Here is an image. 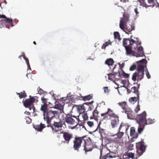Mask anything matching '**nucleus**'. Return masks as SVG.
Segmentation results:
<instances>
[{"label":"nucleus","instance_id":"obj_1","mask_svg":"<svg viewBox=\"0 0 159 159\" xmlns=\"http://www.w3.org/2000/svg\"><path fill=\"white\" fill-rule=\"evenodd\" d=\"M132 47H134L135 45H132L130 47H126L125 48L126 51V55L130 57L135 56L137 57H143L144 56V51L143 50L142 47L141 46L138 48V52H136L135 51L132 50L133 48Z\"/></svg>","mask_w":159,"mask_h":159},{"label":"nucleus","instance_id":"obj_2","mask_svg":"<svg viewBox=\"0 0 159 159\" xmlns=\"http://www.w3.org/2000/svg\"><path fill=\"white\" fill-rule=\"evenodd\" d=\"M146 116V112L144 111L140 114L137 115L136 117V120L139 125L138 129L139 134H140L142 132L144 128Z\"/></svg>","mask_w":159,"mask_h":159},{"label":"nucleus","instance_id":"obj_3","mask_svg":"<svg viewBox=\"0 0 159 159\" xmlns=\"http://www.w3.org/2000/svg\"><path fill=\"white\" fill-rule=\"evenodd\" d=\"M144 66L141 64L137 66V71L134 73L132 76V80L134 81L141 80L144 76Z\"/></svg>","mask_w":159,"mask_h":159},{"label":"nucleus","instance_id":"obj_4","mask_svg":"<svg viewBox=\"0 0 159 159\" xmlns=\"http://www.w3.org/2000/svg\"><path fill=\"white\" fill-rule=\"evenodd\" d=\"M59 114L58 111L52 109L47 110V112L43 114L44 119L48 124H50L52 120Z\"/></svg>","mask_w":159,"mask_h":159},{"label":"nucleus","instance_id":"obj_5","mask_svg":"<svg viewBox=\"0 0 159 159\" xmlns=\"http://www.w3.org/2000/svg\"><path fill=\"white\" fill-rule=\"evenodd\" d=\"M137 40H134L131 38L125 39L124 38L123 40V45L125 48L126 47H130L132 45H135L134 47H132L133 49H136L138 45H140L141 43L138 41L137 38H136Z\"/></svg>","mask_w":159,"mask_h":159},{"label":"nucleus","instance_id":"obj_6","mask_svg":"<svg viewBox=\"0 0 159 159\" xmlns=\"http://www.w3.org/2000/svg\"><path fill=\"white\" fill-rule=\"evenodd\" d=\"M86 136L81 137L75 136L73 140V148L74 150L79 152L81 146V144L83 141H84V140Z\"/></svg>","mask_w":159,"mask_h":159},{"label":"nucleus","instance_id":"obj_7","mask_svg":"<svg viewBox=\"0 0 159 159\" xmlns=\"http://www.w3.org/2000/svg\"><path fill=\"white\" fill-rule=\"evenodd\" d=\"M35 101L38 102V100L37 99L31 97L30 98L26 99L25 100H23L22 102L25 107H28L30 110L32 109V112H34L35 111V107L33 105V103Z\"/></svg>","mask_w":159,"mask_h":159},{"label":"nucleus","instance_id":"obj_8","mask_svg":"<svg viewBox=\"0 0 159 159\" xmlns=\"http://www.w3.org/2000/svg\"><path fill=\"white\" fill-rule=\"evenodd\" d=\"M83 150L85 153L91 151L94 148L93 145L92 143L90 138L89 137L85 136L84 140Z\"/></svg>","mask_w":159,"mask_h":159},{"label":"nucleus","instance_id":"obj_9","mask_svg":"<svg viewBox=\"0 0 159 159\" xmlns=\"http://www.w3.org/2000/svg\"><path fill=\"white\" fill-rule=\"evenodd\" d=\"M123 17L121 18L120 22V27L124 31H125V26L127 22L129 20V14L128 13L124 12L123 15Z\"/></svg>","mask_w":159,"mask_h":159},{"label":"nucleus","instance_id":"obj_10","mask_svg":"<svg viewBox=\"0 0 159 159\" xmlns=\"http://www.w3.org/2000/svg\"><path fill=\"white\" fill-rule=\"evenodd\" d=\"M136 147L137 148L136 155L138 157L141 156L145 152V147L144 145V143L142 142H139L136 143Z\"/></svg>","mask_w":159,"mask_h":159},{"label":"nucleus","instance_id":"obj_11","mask_svg":"<svg viewBox=\"0 0 159 159\" xmlns=\"http://www.w3.org/2000/svg\"><path fill=\"white\" fill-rule=\"evenodd\" d=\"M93 101L90 102H87L84 103L82 105H79L78 107V110L80 114H83L86 110L88 109L89 111H91V108L89 106V105L91 104L93 102Z\"/></svg>","mask_w":159,"mask_h":159},{"label":"nucleus","instance_id":"obj_12","mask_svg":"<svg viewBox=\"0 0 159 159\" xmlns=\"http://www.w3.org/2000/svg\"><path fill=\"white\" fill-rule=\"evenodd\" d=\"M60 134H63V137L64 140V141L63 142L64 143H66L69 144L72 139L73 137V135L72 133L69 132L61 131Z\"/></svg>","mask_w":159,"mask_h":159},{"label":"nucleus","instance_id":"obj_13","mask_svg":"<svg viewBox=\"0 0 159 159\" xmlns=\"http://www.w3.org/2000/svg\"><path fill=\"white\" fill-rule=\"evenodd\" d=\"M118 116L112 117L111 120V125L112 128H114L117 127L119 125V120Z\"/></svg>","mask_w":159,"mask_h":159},{"label":"nucleus","instance_id":"obj_14","mask_svg":"<svg viewBox=\"0 0 159 159\" xmlns=\"http://www.w3.org/2000/svg\"><path fill=\"white\" fill-rule=\"evenodd\" d=\"M0 21L4 23L7 28H9L10 27H12L14 26L12 20L11 19L6 18V19L0 20Z\"/></svg>","mask_w":159,"mask_h":159},{"label":"nucleus","instance_id":"obj_15","mask_svg":"<svg viewBox=\"0 0 159 159\" xmlns=\"http://www.w3.org/2000/svg\"><path fill=\"white\" fill-rule=\"evenodd\" d=\"M118 104L120 106L121 108L123 110L122 112L126 113V111L129 109V108L127 105V103L125 102H119Z\"/></svg>","mask_w":159,"mask_h":159},{"label":"nucleus","instance_id":"obj_16","mask_svg":"<svg viewBox=\"0 0 159 159\" xmlns=\"http://www.w3.org/2000/svg\"><path fill=\"white\" fill-rule=\"evenodd\" d=\"M116 66L115 65L114 66V67H113L112 68H111V67H110V68L111 70H112V71L113 73H110L108 74H107L108 77V80H111V81H114L115 80V78L116 77V75L117 74V73L116 72H114V69L116 67Z\"/></svg>","mask_w":159,"mask_h":159},{"label":"nucleus","instance_id":"obj_17","mask_svg":"<svg viewBox=\"0 0 159 159\" xmlns=\"http://www.w3.org/2000/svg\"><path fill=\"white\" fill-rule=\"evenodd\" d=\"M97 107H96L95 109L93 112L91 111H91H89L92 114V115H91L89 116L90 119H96L99 117V112L98 110H97Z\"/></svg>","mask_w":159,"mask_h":159},{"label":"nucleus","instance_id":"obj_18","mask_svg":"<svg viewBox=\"0 0 159 159\" xmlns=\"http://www.w3.org/2000/svg\"><path fill=\"white\" fill-rule=\"evenodd\" d=\"M65 121L68 124L70 125H74L75 124V120L70 116H66L65 118ZM77 123H76L77 125Z\"/></svg>","mask_w":159,"mask_h":159},{"label":"nucleus","instance_id":"obj_19","mask_svg":"<svg viewBox=\"0 0 159 159\" xmlns=\"http://www.w3.org/2000/svg\"><path fill=\"white\" fill-rule=\"evenodd\" d=\"M127 115V117L130 119H133L135 118V116L134 113L133 112L130 108H129L125 113Z\"/></svg>","mask_w":159,"mask_h":159},{"label":"nucleus","instance_id":"obj_20","mask_svg":"<svg viewBox=\"0 0 159 159\" xmlns=\"http://www.w3.org/2000/svg\"><path fill=\"white\" fill-rule=\"evenodd\" d=\"M139 86L140 84H138L137 88L135 86H134L131 88L130 90L129 89H128L127 91L129 93H130V92H133V93H136L138 99H139V94L138 93V89L139 88Z\"/></svg>","mask_w":159,"mask_h":159},{"label":"nucleus","instance_id":"obj_21","mask_svg":"<svg viewBox=\"0 0 159 159\" xmlns=\"http://www.w3.org/2000/svg\"><path fill=\"white\" fill-rule=\"evenodd\" d=\"M46 127L45 124H43L41 123L39 125H34L33 127L35 130L41 132L43 129Z\"/></svg>","mask_w":159,"mask_h":159},{"label":"nucleus","instance_id":"obj_22","mask_svg":"<svg viewBox=\"0 0 159 159\" xmlns=\"http://www.w3.org/2000/svg\"><path fill=\"white\" fill-rule=\"evenodd\" d=\"M134 153L128 151L123 155V157L124 159H133L134 158Z\"/></svg>","mask_w":159,"mask_h":159},{"label":"nucleus","instance_id":"obj_23","mask_svg":"<svg viewBox=\"0 0 159 159\" xmlns=\"http://www.w3.org/2000/svg\"><path fill=\"white\" fill-rule=\"evenodd\" d=\"M125 28L126 33L128 34V33L131 32L132 30H134L135 26L133 24H132L131 25L129 26H127L125 25Z\"/></svg>","mask_w":159,"mask_h":159},{"label":"nucleus","instance_id":"obj_24","mask_svg":"<svg viewBox=\"0 0 159 159\" xmlns=\"http://www.w3.org/2000/svg\"><path fill=\"white\" fill-rule=\"evenodd\" d=\"M101 121H100L98 123V127L94 131H97V130L98 129H99V132L100 134V135L102 136L103 134H105V130L101 128L100 127V125L101 124Z\"/></svg>","mask_w":159,"mask_h":159},{"label":"nucleus","instance_id":"obj_25","mask_svg":"<svg viewBox=\"0 0 159 159\" xmlns=\"http://www.w3.org/2000/svg\"><path fill=\"white\" fill-rule=\"evenodd\" d=\"M48 108L47 104H41L40 110L43 112V114H44L47 112V110L49 109H48Z\"/></svg>","mask_w":159,"mask_h":159},{"label":"nucleus","instance_id":"obj_26","mask_svg":"<svg viewBox=\"0 0 159 159\" xmlns=\"http://www.w3.org/2000/svg\"><path fill=\"white\" fill-rule=\"evenodd\" d=\"M114 61L112 58L107 59L105 62L106 64L107 65L109 66H112L114 63Z\"/></svg>","mask_w":159,"mask_h":159},{"label":"nucleus","instance_id":"obj_27","mask_svg":"<svg viewBox=\"0 0 159 159\" xmlns=\"http://www.w3.org/2000/svg\"><path fill=\"white\" fill-rule=\"evenodd\" d=\"M135 134V129L134 127H131L130 130V134L131 136H133L134 137L136 138L138 137V134L137 133L135 134V135H134Z\"/></svg>","mask_w":159,"mask_h":159},{"label":"nucleus","instance_id":"obj_28","mask_svg":"<svg viewBox=\"0 0 159 159\" xmlns=\"http://www.w3.org/2000/svg\"><path fill=\"white\" fill-rule=\"evenodd\" d=\"M107 112L108 113L109 116L111 117H113L118 116L113 113V111L110 108H108L107 109Z\"/></svg>","mask_w":159,"mask_h":159},{"label":"nucleus","instance_id":"obj_29","mask_svg":"<svg viewBox=\"0 0 159 159\" xmlns=\"http://www.w3.org/2000/svg\"><path fill=\"white\" fill-rule=\"evenodd\" d=\"M16 93L17 95H19V97L20 99L25 98L27 96L26 94L25 91H23V92H21L20 93L16 92Z\"/></svg>","mask_w":159,"mask_h":159},{"label":"nucleus","instance_id":"obj_30","mask_svg":"<svg viewBox=\"0 0 159 159\" xmlns=\"http://www.w3.org/2000/svg\"><path fill=\"white\" fill-rule=\"evenodd\" d=\"M62 125L63 124L61 121L59 122H54L53 124V126L55 127L58 128H61Z\"/></svg>","mask_w":159,"mask_h":159},{"label":"nucleus","instance_id":"obj_31","mask_svg":"<svg viewBox=\"0 0 159 159\" xmlns=\"http://www.w3.org/2000/svg\"><path fill=\"white\" fill-rule=\"evenodd\" d=\"M155 120L154 119L152 120L151 118H148L147 120H146L145 123L144 124V126L145 125H147L151 124L155 122Z\"/></svg>","mask_w":159,"mask_h":159},{"label":"nucleus","instance_id":"obj_32","mask_svg":"<svg viewBox=\"0 0 159 159\" xmlns=\"http://www.w3.org/2000/svg\"><path fill=\"white\" fill-rule=\"evenodd\" d=\"M111 42L110 40H109L108 41L104 43H103L102 46L101 48L105 50L107 47L109 45H111Z\"/></svg>","mask_w":159,"mask_h":159},{"label":"nucleus","instance_id":"obj_33","mask_svg":"<svg viewBox=\"0 0 159 159\" xmlns=\"http://www.w3.org/2000/svg\"><path fill=\"white\" fill-rule=\"evenodd\" d=\"M93 94H89L88 95L82 96V98L83 100L84 101H86L87 100H89L93 98Z\"/></svg>","mask_w":159,"mask_h":159},{"label":"nucleus","instance_id":"obj_34","mask_svg":"<svg viewBox=\"0 0 159 159\" xmlns=\"http://www.w3.org/2000/svg\"><path fill=\"white\" fill-rule=\"evenodd\" d=\"M64 103L63 105H61L60 103L56 104L55 106V108L56 109L60 110L61 111L63 110V109Z\"/></svg>","mask_w":159,"mask_h":159},{"label":"nucleus","instance_id":"obj_35","mask_svg":"<svg viewBox=\"0 0 159 159\" xmlns=\"http://www.w3.org/2000/svg\"><path fill=\"white\" fill-rule=\"evenodd\" d=\"M122 127V125L121 124L120 125V127L119 128V131L117 134V137L118 138L120 139L123 136L124 133L123 132H120V130L121 129V127Z\"/></svg>","mask_w":159,"mask_h":159},{"label":"nucleus","instance_id":"obj_36","mask_svg":"<svg viewBox=\"0 0 159 159\" xmlns=\"http://www.w3.org/2000/svg\"><path fill=\"white\" fill-rule=\"evenodd\" d=\"M139 99L138 98H136V97H131L129 99V101L131 103L134 104L135 102L138 99Z\"/></svg>","mask_w":159,"mask_h":159},{"label":"nucleus","instance_id":"obj_37","mask_svg":"<svg viewBox=\"0 0 159 159\" xmlns=\"http://www.w3.org/2000/svg\"><path fill=\"white\" fill-rule=\"evenodd\" d=\"M87 112H88V113L82 114V115L84 120L88 119V115H89V113L90 112V111L89 110H88Z\"/></svg>","mask_w":159,"mask_h":159},{"label":"nucleus","instance_id":"obj_38","mask_svg":"<svg viewBox=\"0 0 159 159\" xmlns=\"http://www.w3.org/2000/svg\"><path fill=\"white\" fill-rule=\"evenodd\" d=\"M114 35L115 39H118L119 41L121 40V39L120 38V35L118 32H114Z\"/></svg>","mask_w":159,"mask_h":159},{"label":"nucleus","instance_id":"obj_39","mask_svg":"<svg viewBox=\"0 0 159 159\" xmlns=\"http://www.w3.org/2000/svg\"><path fill=\"white\" fill-rule=\"evenodd\" d=\"M41 100L43 104H47L48 99L46 98L44 96L41 97Z\"/></svg>","mask_w":159,"mask_h":159},{"label":"nucleus","instance_id":"obj_40","mask_svg":"<svg viewBox=\"0 0 159 159\" xmlns=\"http://www.w3.org/2000/svg\"><path fill=\"white\" fill-rule=\"evenodd\" d=\"M101 116L103 117V120L107 119L108 118V116H109L107 112H106L104 113H101Z\"/></svg>","mask_w":159,"mask_h":159},{"label":"nucleus","instance_id":"obj_41","mask_svg":"<svg viewBox=\"0 0 159 159\" xmlns=\"http://www.w3.org/2000/svg\"><path fill=\"white\" fill-rule=\"evenodd\" d=\"M149 5H147L148 7H150L153 6L154 3V0H148Z\"/></svg>","mask_w":159,"mask_h":159},{"label":"nucleus","instance_id":"obj_42","mask_svg":"<svg viewBox=\"0 0 159 159\" xmlns=\"http://www.w3.org/2000/svg\"><path fill=\"white\" fill-rule=\"evenodd\" d=\"M140 110V105L139 104V102H138V104L137 105L136 108L134 109V111L137 113Z\"/></svg>","mask_w":159,"mask_h":159},{"label":"nucleus","instance_id":"obj_43","mask_svg":"<svg viewBox=\"0 0 159 159\" xmlns=\"http://www.w3.org/2000/svg\"><path fill=\"white\" fill-rule=\"evenodd\" d=\"M26 122L27 124H29L32 122V119L29 117H26Z\"/></svg>","mask_w":159,"mask_h":159},{"label":"nucleus","instance_id":"obj_44","mask_svg":"<svg viewBox=\"0 0 159 159\" xmlns=\"http://www.w3.org/2000/svg\"><path fill=\"white\" fill-rule=\"evenodd\" d=\"M146 62L147 61L145 59H143L142 60L137 62V63L138 64L139 63H146Z\"/></svg>","mask_w":159,"mask_h":159},{"label":"nucleus","instance_id":"obj_45","mask_svg":"<svg viewBox=\"0 0 159 159\" xmlns=\"http://www.w3.org/2000/svg\"><path fill=\"white\" fill-rule=\"evenodd\" d=\"M136 67V64H134L132 66H131L129 70L130 71H133L134 70Z\"/></svg>","mask_w":159,"mask_h":159},{"label":"nucleus","instance_id":"obj_46","mask_svg":"<svg viewBox=\"0 0 159 159\" xmlns=\"http://www.w3.org/2000/svg\"><path fill=\"white\" fill-rule=\"evenodd\" d=\"M146 76H147V78L148 79H150L151 78V76L150 74H149V73L148 69H147L146 70Z\"/></svg>","mask_w":159,"mask_h":159},{"label":"nucleus","instance_id":"obj_47","mask_svg":"<svg viewBox=\"0 0 159 159\" xmlns=\"http://www.w3.org/2000/svg\"><path fill=\"white\" fill-rule=\"evenodd\" d=\"M87 124L89 126L91 127H92L94 125L93 122L90 121H88L87 122Z\"/></svg>","mask_w":159,"mask_h":159},{"label":"nucleus","instance_id":"obj_48","mask_svg":"<svg viewBox=\"0 0 159 159\" xmlns=\"http://www.w3.org/2000/svg\"><path fill=\"white\" fill-rule=\"evenodd\" d=\"M103 89H104V91L105 93H108L109 92V90L108 89V87H105L103 88Z\"/></svg>","mask_w":159,"mask_h":159},{"label":"nucleus","instance_id":"obj_49","mask_svg":"<svg viewBox=\"0 0 159 159\" xmlns=\"http://www.w3.org/2000/svg\"><path fill=\"white\" fill-rule=\"evenodd\" d=\"M122 75L125 78H128L129 76V74L126 73L124 72H123Z\"/></svg>","mask_w":159,"mask_h":159},{"label":"nucleus","instance_id":"obj_50","mask_svg":"<svg viewBox=\"0 0 159 159\" xmlns=\"http://www.w3.org/2000/svg\"><path fill=\"white\" fill-rule=\"evenodd\" d=\"M23 58L25 61L26 63H28L29 62V60L27 58H26L25 57L24 53H23Z\"/></svg>","mask_w":159,"mask_h":159},{"label":"nucleus","instance_id":"obj_51","mask_svg":"<svg viewBox=\"0 0 159 159\" xmlns=\"http://www.w3.org/2000/svg\"><path fill=\"white\" fill-rule=\"evenodd\" d=\"M50 127L52 128V131L54 132H57L59 131V129H54L52 125H50Z\"/></svg>","mask_w":159,"mask_h":159},{"label":"nucleus","instance_id":"obj_52","mask_svg":"<svg viewBox=\"0 0 159 159\" xmlns=\"http://www.w3.org/2000/svg\"><path fill=\"white\" fill-rule=\"evenodd\" d=\"M112 154L113 153H108L107 154V157H109V158H111L114 157L112 156Z\"/></svg>","mask_w":159,"mask_h":159},{"label":"nucleus","instance_id":"obj_53","mask_svg":"<svg viewBox=\"0 0 159 159\" xmlns=\"http://www.w3.org/2000/svg\"><path fill=\"white\" fill-rule=\"evenodd\" d=\"M38 92L39 93L41 94L43 93V91L41 89L39 88V89H38Z\"/></svg>","mask_w":159,"mask_h":159},{"label":"nucleus","instance_id":"obj_54","mask_svg":"<svg viewBox=\"0 0 159 159\" xmlns=\"http://www.w3.org/2000/svg\"><path fill=\"white\" fill-rule=\"evenodd\" d=\"M109 159V158L108 157H107V154L104 156L102 158V159Z\"/></svg>","mask_w":159,"mask_h":159},{"label":"nucleus","instance_id":"obj_55","mask_svg":"<svg viewBox=\"0 0 159 159\" xmlns=\"http://www.w3.org/2000/svg\"><path fill=\"white\" fill-rule=\"evenodd\" d=\"M144 0H140L139 1V2L141 3H143L142 5L143 6H145L146 5V4L145 3H144Z\"/></svg>","mask_w":159,"mask_h":159},{"label":"nucleus","instance_id":"obj_56","mask_svg":"<svg viewBox=\"0 0 159 159\" xmlns=\"http://www.w3.org/2000/svg\"><path fill=\"white\" fill-rule=\"evenodd\" d=\"M5 18V19H6V18H7L6 17V16L4 15H0V18Z\"/></svg>","mask_w":159,"mask_h":159},{"label":"nucleus","instance_id":"obj_57","mask_svg":"<svg viewBox=\"0 0 159 159\" xmlns=\"http://www.w3.org/2000/svg\"><path fill=\"white\" fill-rule=\"evenodd\" d=\"M134 11L136 14H137L139 13V12L138 11V9L137 8L134 9Z\"/></svg>","mask_w":159,"mask_h":159},{"label":"nucleus","instance_id":"obj_58","mask_svg":"<svg viewBox=\"0 0 159 159\" xmlns=\"http://www.w3.org/2000/svg\"><path fill=\"white\" fill-rule=\"evenodd\" d=\"M27 64V66H28V68L30 69V70H31V68L30 67V63H29V62H28V63H26Z\"/></svg>","mask_w":159,"mask_h":159},{"label":"nucleus","instance_id":"obj_59","mask_svg":"<svg viewBox=\"0 0 159 159\" xmlns=\"http://www.w3.org/2000/svg\"><path fill=\"white\" fill-rule=\"evenodd\" d=\"M27 64V66H28V68L30 69V70H31V68L30 67V63H29V62H28V63H26Z\"/></svg>","mask_w":159,"mask_h":159},{"label":"nucleus","instance_id":"obj_60","mask_svg":"<svg viewBox=\"0 0 159 159\" xmlns=\"http://www.w3.org/2000/svg\"><path fill=\"white\" fill-rule=\"evenodd\" d=\"M120 1L123 3L129 1V0H120Z\"/></svg>","mask_w":159,"mask_h":159},{"label":"nucleus","instance_id":"obj_61","mask_svg":"<svg viewBox=\"0 0 159 159\" xmlns=\"http://www.w3.org/2000/svg\"><path fill=\"white\" fill-rule=\"evenodd\" d=\"M23 55H22V56H23ZM22 55H20V56H19V58H20V59H21V57H22Z\"/></svg>","mask_w":159,"mask_h":159},{"label":"nucleus","instance_id":"obj_62","mask_svg":"<svg viewBox=\"0 0 159 159\" xmlns=\"http://www.w3.org/2000/svg\"><path fill=\"white\" fill-rule=\"evenodd\" d=\"M122 67H123L124 66V65H125V64L124 63H123L122 64Z\"/></svg>","mask_w":159,"mask_h":159},{"label":"nucleus","instance_id":"obj_63","mask_svg":"<svg viewBox=\"0 0 159 159\" xmlns=\"http://www.w3.org/2000/svg\"><path fill=\"white\" fill-rule=\"evenodd\" d=\"M33 43H34V44H35V45H36V42H35V41H34V42H33Z\"/></svg>","mask_w":159,"mask_h":159},{"label":"nucleus","instance_id":"obj_64","mask_svg":"<svg viewBox=\"0 0 159 159\" xmlns=\"http://www.w3.org/2000/svg\"><path fill=\"white\" fill-rule=\"evenodd\" d=\"M4 2L5 3V4H6L7 3L6 1L5 0H4Z\"/></svg>","mask_w":159,"mask_h":159}]
</instances>
